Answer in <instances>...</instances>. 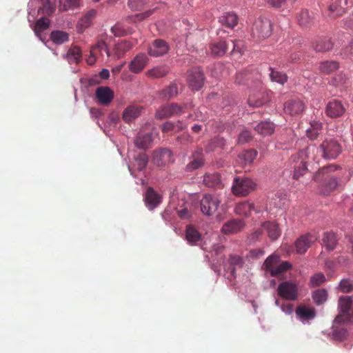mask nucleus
<instances>
[{"label": "nucleus", "instance_id": "nucleus-1", "mask_svg": "<svg viewBox=\"0 0 353 353\" xmlns=\"http://www.w3.org/2000/svg\"><path fill=\"white\" fill-rule=\"evenodd\" d=\"M353 323V310H341L336 316L332 325V335L339 340L347 336V329L344 327Z\"/></svg>", "mask_w": 353, "mask_h": 353}, {"label": "nucleus", "instance_id": "nucleus-2", "mask_svg": "<svg viewBox=\"0 0 353 353\" xmlns=\"http://www.w3.org/2000/svg\"><path fill=\"white\" fill-rule=\"evenodd\" d=\"M321 157L327 160L336 159L342 152V146L334 137L326 138L317 148Z\"/></svg>", "mask_w": 353, "mask_h": 353}, {"label": "nucleus", "instance_id": "nucleus-3", "mask_svg": "<svg viewBox=\"0 0 353 353\" xmlns=\"http://www.w3.org/2000/svg\"><path fill=\"white\" fill-rule=\"evenodd\" d=\"M313 179L318 183V192L323 196L330 195L339 185V179L335 176H323L316 172Z\"/></svg>", "mask_w": 353, "mask_h": 353}, {"label": "nucleus", "instance_id": "nucleus-4", "mask_svg": "<svg viewBox=\"0 0 353 353\" xmlns=\"http://www.w3.org/2000/svg\"><path fill=\"white\" fill-rule=\"evenodd\" d=\"M256 188V183L251 178L236 176L233 179L232 192L236 196H246Z\"/></svg>", "mask_w": 353, "mask_h": 353}, {"label": "nucleus", "instance_id": "nucleus-5", "mask_svg": "<svg viewBox=\"0 0 353 353\" xmlns=\"http://www.w3.org/2000/svg\"><path fill=\"white\" fill-rule=\"evenodd\" d=\"M314 146H308L305 150H301L298 154L292 155L290 161L294 163H299L298 166H294V170L292 177L294 179H299L301 176L304 175L307 171V168L306 165L305 159L308 158V152L314 150Z\"/></svg>", "mask_w": 353, "mask_h": 353}, {"label": "nucleus", "instance_id": "nucleus-6", "mask_svg": "<svg viewBox=\"0 0 353 353\" xmlns=\"http://www.w3.org/2000/svg\"><path fill=\"white\" fill-rule=\"evenodd\" d=\"M272 25L268 19L259 18L252 27V35L259 40L265 39L272 34Z\"/></svg>", "mask_w": 353, "mask_h": 353}, {"label": "nucleus", "instance_id": "nucleus-7", "mask_svg": "<svg viewBox=\"0 0 353 353\" xmlns=\"http://www.w3.org/2000/svg\"><path fill=\"white\" fill-rule=\"evenodd\" d=\"M221 203L219 198L210 194H204L200 201L201 212L207 216H212Z\"/></svg>", "mask_w": 353, "mask_h": 353}, {"label": "nucleus", "instance_id": "nucleus-8", "mask_svg": "<svg viewBox=\"0 0 353 353\" xmlns=\"http://www.w3.org/2000/svg\"><path fill=\"white\" fill-rule=\"evenodd\" d=\"M174 161L173 152L169 148H163L153 152L152 163L157 167H165Z\"/></svg>", "mask_w": 353, "mask_h": 353}, {"label": "nucleus", "instance_id": "nucleus-9", "mask_svg": "<svg viewBox=\"0 0 353 353\" xmlns=\"http://www.w3.org/2000/svg\"><path fill=\"white\" fill-rule=\"evenodd\" d=\"M187 81L189 86L194 90H199L204 84L205 77L199 67L192 68L188 72Z\"/></svg>", "mask_w": 353, "mask_h": 353}, {"label": "nucleus", "instance_id": "nucleus-10", "mask_svg": "<svg viewBox=\"0 0 353 353\" xmlns=\"http://www.w3.org/2000/svg\"><path fill=\"white\" fill-rule=\"evenodd\" d=\"M182 112V108L177 103H171L159 107L155 112V118L157 120H163Z\"/></svg>", "mask_w": 353, "mask_h": 353}, {"label": "nucleus", "instance_id": "nucleus-11", "mask_svg": "<svg viewBox=\"0 0 353 353\" xmlns=\"http://www.w3.org/2000/svg\"><path fill=\"white\" fill-rule=\"evenodd\" d=\"M191 161L186 165L185 170L191 172L202 168L205 164L203 150L198 147L190 156Z\"/></svg>", "mask_w": 353, "mask_h": 353}, {"label": "nucleus", "instance_id": "nucleus-12", "mask_svg": "<svg viewBox=\"0 0 353 353\" xmlns=\"http://www.w3.org/2000/svg\"><path fill=\"white\" fill-rule=\"evenodd\" d=\"M278 294L279 295L290 301H294L297 298V285L290 281H284L281 283L278 286Z\"/></svg>", "mask_w": 353, "mask_h": 353}, {"label": "nucleus", "instance_id": "nucleus-13", "mask_svg": "<svg viewBox=\"0 0 353 353\" xmlns=\"http://www.w3.org/2000/svg\"><path fill=\"white\" fill-rule=\"evenodd\" d=\"M169 45L163 39L154 40L148 48V54L154 57L163 56L168 52Z\"/></svg>", "mask_w": 353, "mask_h": 353}, {"label": "nucleus", "instance_id": "nucleus-14", "mask_svg": "<svg viewBox=\"0 0 353 353\" xmlns=\"http://www.w3.org/2000/svg\"><path fill=\"white\" fill-rule=\"evenodd\" d=\"M317 238L310 233L301 235L294 243L296 252L297 254H305Z\"/></svg>", "mask_w": 353, "mask_h": 353}, {"label": "nucleus", "instance_id": "nucleus-15", "mask_svg": "<svg viewBox=\"0 0 353 353\" xmlns=\"http://www.w3.org/2000/svg\"><path fill=\"white\" fill-rule=\"evenodd\" d=\"M345 108L341 101L334 99L330 101L325 108V114L331 118H338L344 114Z\"/></svg>", "mask_w": 353, "mask_h": 353}, {"label": "nucleus", "instance_id": "nucleus-16", "mask_svg": "<svg viewBox=\"0 0 353 353\" xmlns=\"http://www.w3.org/2000/svg\"><path fill=\"white\" fill-rule=\"evenodd\" d=\"M143 199L146 207L150 210L156 208L162 201L161 196L152 187L148 188Z\"/></svg>", "mask_w": 353, "mask_h": 353}, {"label": "nucleus", "instance_id": "nucleus-17", "mask_svg": "<svg viewBox=\"0 0 353 353\" xmlns=\"http://www.w3.org/2000/svg\"><path fill=\"white\" fill-rule=\"evenodd\" d=\"M148 62V58L144 53L138 54L129 63L128 68L131 72L139 73L141 72L146 66Z\"/></svg>", "mask_w": 353, "mask_h": 353}, {"label": "nucleus", "instance_id": "nucleus-18", "mask_svg": "<svg viewBox=\"0 0 353 353\" xmlns=\"http://www.w3.org/2000/svg\"><path fill=\"white\" fill-rule=\"evenodd\" d=\"M245 226V223L239 219H233L225 223L221 228V232L224 234H232L240 232Z\"/></svg>", "mask_w": 353, "mask_h": 353}, {"label": "nucleus", "instance_id": "nucleus-19", "mask_svg": "<svg viewBox=\"0 0 353 353\" xmlns=\"http://www.w3.org/2000/svg\"><path fill=\"white\" fill-rule=\"evenodd\" d=\"M352 5L351 0H332V3L329 6V10L333 17H337L345 12Z\"/></svg>", "mask_w": 353, "mask_h": 353}, {"label": "nucleus", "instance_id": "nucleus-20", "mask_svg": "<svg viewBox=\"0 0 353 353\" xmlns=\"http://www.w3.org/2000/svg\"><path fill=\"white\" fill-rule=\"evenodd\" d=\"M96 97L100 104L107 105L114 98V92L108 86L98 87L96 89Z\"/></svg>", "mask_w": 353, "mask_h": 353}, {"label": "nucleus", "instance_id": "nucleus-21", "mask_svg": "<svg viewBox=\"0 0 353 353\" xmlns=\"http://www.w3.org/2000/svg\"><path fill=\"white\" fill-rule=\"evenodd\" d=\"M153 141L152 134L150 132L142 133L139 132L134 137V145L141 150L148 149Z\"/></svg>", "mask_w": 353, "mask_h": 353}, {"label": "nucleus", "instance_id": "nucleus-22", "mask_svg": "<svg viewBox=\"0 0 353 353\" xmlns=\"http://www.w3.org/2000/svg\"><path fill=\"white\" fill-rule=\"evenodd\" d=\"M203 184L211 188H221L223 186L221 176L218 172L206 173L204 174Z\"/></svg>", "mask_w": 353, "mask_h": 353}, {"label": "nucleus", "instance_id": "nucleus-23", "mask_svg": "<svg viewBox=\"0 0 353 353\" xmlns=\"http://www.w3.org/2000/svg\"><path fill=\"white\" fill-rule=\"evenodd\" d=\"M185 240L190 245H197L201 241V234L192 225H188L185 228Z\"/></svg>", "mask_w": 353, "mask_h": 353}, {"label": "nucleus", "instance_id": "nucleus-24", "mask_svg": "<svg viewBox=\"0 0 353 353\" xmlns=\"http://www.w3.org/2000/svg\"><path fill=\"white\" fill-rule=\"evenodd\" d=\"M253 210L256 213L261 212L260 210H255L254 203L250 201L239 202L236 203L234 208L235 214L243 216H248Z\"/></svg>", "mask_w": 353, "mask_h": 353}, {"label": "nucleus", "instance_id": "nucleus-25", "mask_svg": "<svg viewBox=\"0 0 353 353\" xmlns=\"http://www.w3.org/2000/svg\"><path fill=\"white\" fill-rule=\"evenodd\" d=\"M305 108V105L300 99H292L288 101L284 105L285 112L291 115L301 113Z\"/></svg>", "mask_w": 353, "mask_h": 353}, {"label": "nucleus", "instance_id": "nucleus-26", "mask_svg": "<svg viewBox=\"0 0 353 353\" xmlns=\"http://www.w3.org/2000/svg\"><path fill=\"white\" fill-rule=\"evenodd\" d=\"M321 241L322 245L329 252L333 251L339 242L336 234L333 232H324Z\"/></svg>", "mask_w": 353, "mask_h": 353}, {"label": "nucleus", "instance_id": "nucleus-27", "mask_svg": "<svg viewBox=\"0 0 353 353\" xmlns=\"http://www.w3.org/2000/svg\"><path fill=\"white\" fill-rule=\"evenodd\" d=\"M229 46V43L226 41H219L213 43L210 46V54L214 57H220L223 56Z\"/></svg>", "mask_w": 353, "mask_h": 353}, {"label": "nucleus", "instance_id": "nucleus-28", "mask_svg": "<svg viewBox=\"0 0 353 353\" xmlns=\"http://www.w3.org/2000/svg\"><path fill=\"white\" fill-rule=\"evenodd\" d=\"M219 21L221 25L232 29L237 25L239 18L234 12H229L221 16Z\"/></svg>", "mask_w": 353, "mask_h": 353}, {"label": "nucleus", "instance_id": "nucleus-29", "mask_svg": "<svg viewBox=\"0 0 353 353\" xmlns=\"http://www.w3.org/2000/svg\"><path fill=\"white\" fill-rule=\"evenodd\" d=\"M141 108L137 105L127 107L123 112L122 117L125 122L130 123L141 114Z\"/></svg>", "mask_w": 353, "mask_h": 353}, {"label": "nucleus", "instance_id": "nucleus-30", "mask_svg": "<svg viewBox=\"0 0 353 353\" xmlns=\"http://www.w3.org/2000/svg\"><path fill=\"white\" fill-rule=\"evenodd\" d=\"M228 269L232 276H236V270L237 268H241L243 265V258L239 255L230 254L228 259Z\"/></svg>", "mask_w": 353, "mask_h": 353}, {"label": "nucleus", "instance_id": "nucleus-31", "mask_svg": "<svg viewBox=\"0 0 353 353\" xmlns=\"http://www.w3.org/2000/svg\"><path fill=\"white\" fill-rule=\"evenodd\" d=\"M81 50L78 46L71 47L65 54L63 55L69 63H78L81 59Z\"/></svg>", "mask_w": 353, "mask_h": 353}, {"label": "nucleus", "instance_id": "nucleus-32", "mask_svg": "<svg viewBox=\"0 0 353 353\" xmlns=\"http://www.w3.org/2000/svg\"><path fill=\"white\" fill-rule=\"evenodd\" d=\"M332 43L328 37L317 38L313 43V48L316 52H326L332 49Z\"/></svg>", "mask_w": 353, "mask_h": 353}, {"label": "nucleus", "instance_id": "nucleus-33", "mask_svg": "<svg viewBox=\"0 0 353 353\" xmlns=\"http://www.w3.org/2000/svg\"><path fill=\"white\" fill-rule=\"evenodd\" d=\"M274 125L273 123H271L268 121H261L258 123L254 130L261 135L265 137L268 135H271L274 132Z\"/></svg>", "mask_w": 353, "mask_h": 353}, {"label": "nucleus", "instance_id": "nucleus-34", "mask_svg": "<svg viewBox=\"0 0 353 353\" xmlns=\"http://www.w3.org/2000/svg\"><path fill=\"white\" fill-rule=\"evenodd\" d=\"M262 227L272 240H276L281 236V230L278 224L274 222H265L262 225Z\"/></svg>", "mask_w": 353, "mask_h": 353}, {"label": "nucleus", "instance_id": "nucleus-35", "mask_svg": "<svg viewBox=\"0 0 353 353\" xmlns=\"http://www.w3.org/2000/svg\"><path fill=\"white\" fill-rule=\"evenodd\" d=\"M312 298L314 303L320 306L324 304L328 298V292L325 288H319L312 292Z\"/></svg>", "mask_w": 353, "mask_h": 353}, {"label": "nucleus", "instance_id": "nucleus-36", "mask_svg": "<svg viewBox=\"0 0 353 353\" xmlns=\"http://www.w3.org/2000/svg\"><path fill=\"white\" fill-rule=\"evenodd\" d=\"M50 40L56 45H62L68 41L69 34L65 31L53 30L50 35Z\"/></svg>", "mask_w": 353, "mask_h": 353}, {"label": "nucleus", "instance_id": "nucleus-37", "mask_svg": "<svg viewBox=\"0 0 353 353\" xmlns=\"http://www.w3.org/2000/svg\"><path fill=\"white\" fill-rule=\"evenodd\" d=\"M336 290L343 294H347L353 292V278H343L338 283Z\"/></svg>", "mask_w": 353, "mask_h": 353}, {"label": "nucleus", "instance_id": "nucleus-38", "mask_svg": "<svg viewBox=\"0 0 353 353\" xmlns=\"http://www.w3.org/2000/svg\"><path fill=\"white\" fill-rule=\"evenodd\" d=\"M339 68V63L334 61H325L319 64V70L324 74H329Z\"/></svg>", "mask_w": 353, "mask_h": 353}, {"label": "nucleus", "instance_id": "nucleus-39", "mask_svg": "<svg viewBox=\"0 0 353 353\" xmlns=\"http://www.w3.org/2000/svg\"><path fill=\"white\" fill-rule=\"evenodd\" d=\"M81 0H59V10L66 12L80 8Z\"/></svg>", "mask_w": 353, "mask_h": 353}, {"label": "nucleus", "instance_id": "nucleus-40", "mask_svg": "<svg viewBox=\"0 0 353 353\" xmlns=\"http://www.w3.org/2000/svg\"><path fill=\"white\" fill-rule=\"evenodd\" d=\"M178 94V88L176 84H171L164 89L160 93L159 97L163 100H170L176 97Z\"/></svg>", "mask_w": 353, "mask_h": 353}, {"label": "nucleus", "instance_id": "nucleus-41", "mask_svg": "<svg viewBox=\"0 0 353 353\" xmlns=\"http://www.w3.org/2000/svg\"><path fill=\"white\" fill-rule=\"evenodd\" d=\"M269 70L270 71L269 75L272 81L276 82L282 85L288 81V78L285 73L276 70L272 67H269Z\"/></svg>", "mask_w": 353, "mask_h": 353}, {"label": "nucleus", "instance_id": "nucleus-42", "mask_svg": "<svg viewBox=\"0 0 353 353\" xmlns=\"http://www.w3.org/2000/svg\"><path fill=\"white\" fill-rule=\"evenodd\" d=\"M135 166L138 171L141 172L145 169L148 163V156L144 152H140L134 158Z\"/></svg>", "mask_w": 353, "mask_h": 353}, {"label": "nucleus", "instance_id": "nucleus-43", "mask_svg": "<svg viewBox=\"0 0 353 353\" xmlns=\"http://www.w3.org/2000/svg\"><path fill=\"white\" fill-rule=\"evenodd\" d=\"M297 17L299 25L303 28L310 27L313 23V19L307 10H302Z\"/></svg>", "mask_w": 353, "mask_h": 353}, {"label": "nucleus", "instance_id": "nucleus-44", "mask_svg": "<svg viewBox=\"0 0 353 353\" xmlns=\"http://www.w3.org/2000/svg\"><path fill=\"white\" fill-rule=\"evenodd\" d=\"M156 9L157 8H154L153 9L146 10L145 12H143L142 13H138L134 15H130L128 17L126 20L129 22L132 23L141 22L144 19H147L148 17H149L150 16H151L154 12Z\"/></svg>", "mask_w": 353, "mask_h": 353}, {"label": "nucleus", "instance_id": "nucleus-45", "mask_svg": "<svg viewBox=\"0 0 353 353\" xmlns=\"http://www.w3.org/2000/svg\"><path fill=\"white\" fill-rule=\"evenodd\" d=\"M169 72L168 68L166 66H157L147 72L148 77L158 79L165 77Z\"/></svg>", "mask_w": 353, "mask_h": 353}, {"label": "nucleus", "instance_id": "nucleus-46", "mask_svg": "<svg viewBox=\"0 0 353 353\" xmlns=\"http://www.w3.org/2000/svg\"><path fill=\"white\" fill-rule=\"evenodd\" d=\"M257 154V150H256L255 149H250L245 150L242 153H241L239 154V157L244 161L245 164H250L256 159Z\"/></svg>", "mask_w": 353, "mask_h": 353}, {"label": "nucleus", "instance_id": "nucleus-47", "mask_svg": "<svg viewBox=\"0 0 353 353\" xmlns=\"http://www.w3.org/2000/svg\"><path fill=\"white\" fill-rule=\"evenodd\" d=\"M296 318L302 322L309 321L313 319L315 316V310H295Z\"/></svg>", "mask_w": 353, "mask_h": 353}, {"label": "nucleus", "instance_id": "nucleus-48", "mask_svg": "<svg viewBox=\"0 0 353 353\" xmlns=\"http://www.w3.org/2000/svg\"><path fill=\"white\" fill-rule=\"evenodd\" d=\"M325 280L324 274L321 272L315 273L310 277L309 285L312 288H316L323 284Z\"/></svg>", "mask_w": 353, "mask_h": 353}, {"label": "nucleus", "instance_id": "nucleus-49", "mask_svg": "<svg viewBox=\"0 0 353 353\" xmlns=\"http://www.w3.org/2000/svg\"><path fill=\"white\" fill-rule=\"evenodd\" d=\"M353 299L351 296H342L339 297L337 309H352Z\"/></svg>", "mask_w": 353, "mask_h": 353}, {"label": "nucleus", "instance_id": "nucleus-50", "mask_svg": "<svg viewBox=\"0 0 353 353\" xmlns=\"http://www.w3.org/2000/svg\"><path fill=\"white\" fill-rule=\"evenodd\" d=\"M347 81V77L343 73H339L334 76L330 83L336 87L344 86Z\"/></svg>", "mask_w": 353, "mask_h": 353}, {"label": "nucleus", "instance_id": "nucleus-51", "mask_svg": "<svg viewBox=\"0 0 353 353\" xmlns=\"http://www.w3.org/2000/svg\"><path fill=\"white\" fill-rule=\"evenodd\" d=\"M55 11V6L50 2V0H46L43 6L39 8L38 13L51 15Z\"/></svg>", "mask_w": 353, "mask_h": 353}, {"label": "nucleus", "instance_id": "nucleus-52", "mask_svg": "<svg viewBox=\"0 0 353 353\" xmlns=\"http://www.w3.org/2000/svg\"><path fill=\"white\" fill-rule=\"evenodd\" d=\"M279 260V256L278 255L272 254L265 260L263 267L266 271L269 272L273 268V265L278 263Z\"/></svg>", "mask_w": 353, "mask_h": 353}, {"label": "nucleus", "instance_id": "nucleus-53", "mask_svg": "<svg viewBox=\"0 0 353 353\" xmlns=\"http://www.w3.org/2000/svg\"><path fill=\"white\" fill-rule=\"evenodd\" d=\"M265 254V251L262 248H254L249 251L246 255V258L249 260H256L262 257Z\"/></svg>", "mask_w": 353, "mask_h": 353}, {"label": "nucleus", "instance_id": "nucleus-54", "mask_svg": "<svg viewBox=\"0 0 353 353\" xmlns=\"http://www.w3.org/2000/svg\"><path fill=\"white\" fill-rule=\"evenodd\" d=\"M133 47V44L128 41H121L116 46V50L119 52L120 54H123L127 51L131 50Z\"/></svg>", "mask_w": 353, "mask_h": 353}, {"label": "nucleus", "instance_id": "nucleus-55", "mask_svg": "<svg viewBox=\"0 0 353 353\" xmlns=\"http://www.w3.org/2000/svg\"><path fill=\"white\" fill-rule=\"evenodd\" d=\"M252 139V132L245 129L239 135L238 143L240 144H244L250 142Z\"/></svg>", "mask_w": 353, "mask_h": 353}, {"label": "nucleus", "instance_id": "nucleus-56", "mask_svg": "<svg viewBox=\"0 0 353 353\" xmlns=\"http://www.w3.org/2000/svg\"><path fill=\"white\" fill-rule=\"evenodd\" d=\"M146 2L145 0H128V6L132 11H138L143 8Z\"/></svg>", "mask_w": 353, "mask_h": 353}, {"label": "nucleus", "instance_id": "nucleus-57", "mask_svg": "<svg viewBox=\"0 0 353 353\" xmlns=\"http://www.w3.org/2000/svg\"><path fill=\"white\" fill-rule=\"evenodd\" d=\"M50 25V21L49 19H48L46 17H41L40 19H39L36 23L34 27L37 28V30L41 29L43 30H47Z\"/></svg>", "mask_w": 353, "mask_h": 353}, {"label": "nucleus", "instance_id": "nucleus-58", "mask_svg": "<svg viewBox=\"0 0 353 353\" xmlns=\"http://www.w3.org/2000/svg\"><path fill=\"white\" fill-rule=\"evenodd\" d=\"M91 24V21L85 15L81 18L77 24V31L82 32L85 29L88 28Z\"/></svg>", "mask_w": 353, "mask_h": 353}, {"label": "nucleus", "instance_id": "nucleus-59", "mask_svg": "<svg viewBox=\"0 0 353 353\" xmlns=\"http://www.w3.org/2000/svg\"><path fill=\"white\" fill-rule=\"evenodd\" d=\"M339 168V166L335 164H330L327 166H325L321 168L318 173H319L320 175H330L329 174L334 172L337 169Z\"/></svg>", "mask_w": 353, "mask_h": 353}, {"label": "nucleus", "instance_id": "nucleus-60", "mask_svg": "<svg viewBox=\"0 0 353 353\" xmlns=\"http://www.w3.org/2000/svg\"><path fill=\"white\" fill-rule=\"evenodd\" d=\"M177 141L181 144L192 143V137L188 134H183L177 137Z\"/></svg>", "mask_w": 353, "mask_h": 353}, {"label": "nucleus", "instance_id": "nucleus-61", "mask_svg": "<svg viewBox=\"0 0 353 353\" xmlns=\"http://www.w3.org/2000/svg\"><path fill=\"white\" fill-rule=\"evenodd\" d=\"M111 31L116 37H122L125 34L124 31L122 30V25L117 23L111 28Z\"/></svg>", "mask_w": 353, "mask_h": 353}, {"label": "nucleus", "instance_id": "nucleus-62", "mask_svg": "<svg viewBox=\"0 0 353 353\" xmlns=\"http://www.w3.org/2000/svg\"><path fill=\"white\" fill-rule=\"evenodd\" d=\"M341 55L345 58L353 57V41L341 52Z\"/></svg>", "mask_w": 353, "mask_h": 353}, {"label": "nucleus", "instance_id": "nucleus-63", "mask_svg": "<svg viewBox=\"0 0 353 353\" xmlns=\"http://www.w3.org/2000/svg\"><path fill=\"white\" fill-rule=\"evenodd\" d=\"M174 126L175 125H174V122L165 121L161 125V130L163 132H170V131H174L175 132Z\"/></svg>", "mask_w": 353, "mask_h": 353}, {"label": "nucleus", "instance_id": "nucleus-64", "mask_svg": "<svg viewBox=\"0 0 353 353\" xmlns=\"http://www.w3.org/2000/svg\"><path fill=\"white\" fill-rule=\"evenodd\" d=\"M336 262L341 266H347L350 264V259L347 256H339L336 259Z\"/></svg>", "mask_w": 353, "mask_h": 353}]
</instances>
